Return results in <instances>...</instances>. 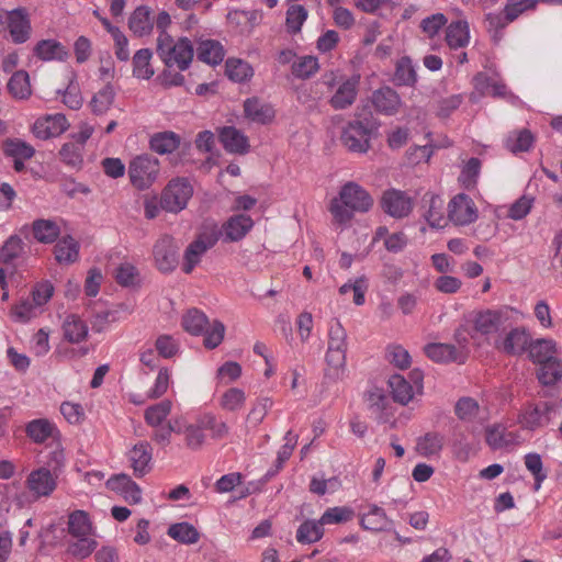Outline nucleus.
Wrapping results in <instances>:
<instances>
[{"instance_id":"12","label":"nucleus","mask_w":562,"mask_h":562,"mask_svg":"<svg viewBox=\"0 0 562 562\" xmlns=\"http://www.w3.org/2000/svg\"><path fill=\"white\" fill-rule=\"evenodd\" d=\"M218 240L216 231L200 234L184 250L182 270L184 273H191L193 269L201 262L202 257Z\"/></svg>"},{"instance_id":"17","label":"nucleus","mask_w":562,"mask_h":562,"mask_svg":"<svg viewBox=\"0 0 562 562\" xmlns=\"http://www.w3.org/2000/svg\"><path fill=\"white\" fill-rule=\"evenodd\" d=\"M178 247L170 236H162L154 246V259L161 272H170L178 265Z\"/></svg>"},{"instance_id":"10","label":"nucleus","mask_w":562,"mask_h":562,"mask_svg":"<svg viewBox=\"0 0 562 562\" xmlns=\"http://www.w3.org/2000/svg\"><path fill=\"white\" fill-rule=\"evenodd\" d=\"M192 194L193 188L187 179H173L162 192L161 207L168 212L178 213L187 206Z\"/></svg>"},{"instance_id":"6","label":"nucleus","mask_w":562,"mask_h":562,"mask_svg":"<svg viewBox=\"0 0 562 562\" xmlns=\"http://www.w3.org/2000/svg\"><path fill=\"white\" fill-rule=\"evenodd\" d=\"M378 131V124L372 119L349 122L341 133V142L348 150L366 154L370 149V140Z\"/></svg>"},{"instance_id":"26","label":"nucleus","mask_w":562,"mask_h":562,"mask_svg":"<svg viewBox=\"0 0 562 562\" xmlns=\"http://www.w3.org/2000/svg\"><path fill=\"white\" fill-rule=\"evenodd\" d=\"M372 104L378 112L393 115L398 111L402 101L396 91L390 87H384L373 92Z\"/></svg>"},{"instance_id":"61","label":"nucleus","mask_w":562,"mask_h":562,"mask_svg":"<svg viewBox=\"0 0 562 562\" xmlns=\"http://www.w3.org/2000/svg\"><path fill=\"white\" fill-rule=\"evenodd\" d=\"M204 346L209 349L216 348L224 339L225 326L222 322L215 319L204 328Z\"/></svg>"},{"instance_id":"38","label":"nucleus","mask_w":562,"mask_h":562,"mask_svg":"<svg viewBox=\"0 0 562 562\" xmlns=\"http://www.w3.org/2000/svg\"><path fill=\"white\" fill-rule=\"evenodd\" d=\"M54 254L59 263L75 262L79 257V244L71 236L63 237L55 245Z\"/></svg>"},{"instance_id":"9","label":"nucleus","mask_w":562,"mask_h":562,"mask_svg":"<svg viewBox=\"0 0 562 562\" xmlns=\"http://www.w3.org/2000/svg\"><path fill=\"white\" fill-rule=\"evenodd\" d=\"M0 21L14 44H23L30 40L32 25L25 8L1 11Z\"/></svg>"},{"instance_id":"63","label":"nucleus","mask_w":562,"mask_h":562,"mask_svg":"<svg viewBox=\"0 0 562 562\" xmlns=\"http://www.w3.org/2000/svg\"><path fill=\"white\" fill-rule=\"evenodd\" d=\"M200 424L205 430H210L214 439H222L228 434L225 422L217 419L213 414H204L200 417Z\"/></svg>"},{"instance_id":"50","label":"nucleus","mask_w":562,"mask_h":562,"mask_svg":"<svg viewBox=\"0 0 562 562\" xmlns=\"http://www.w3.org/2000/svg\"><path fill=\"white\" fill-rule=\"evenodd\" d=\"M207 324L209 319L206 315L198 308L189 310L182 317L184 330L193 336L202 335Z\"/></svg>"},{"instance_id":"58","label":"nucleus","mask_w":562,"mask_h":562,"mask_svg":"<svg viewBox=\"0 0 562 562\" xmlns=\"http://www.w3.org/2000/svg\"><path fill=\"white\" fill-rule=\"evenodd\" d=\"M246 402V394L241 389L231 387L220 398V406L228 412L240 409Z\"/></svg>"},{"instance_id":"29","label":"nucleus","mask_w":562,"mask_h":562,"mask_svg":"<svg viewBox=\"0 0 562 562\" xmlns=\"http://www.w3.org/2000/svg\"><path fill=\"white\" fill-rule=\"evenodd\" d=\"M559 346L552 338H538L529 344L528 355L535 363L558 358Z\"/></svg>"},{"instance_id":"39","label":"nucleus","mask_w":562,"mask_h":562,"mask_svg":"<svg viewBox=\"0 0 562 562\" xmlns=\"http://www.w3.org/2000/svg\"><path fill=\"white\" fill-rule=\"evenodd\" d=\"M225 56L224 48L221 43L206 40L200 43L198 47V58L209 65H218Z\"/></svg>"},{"instance_id":"27","label":"nucleus","mask_w":562,"mask_h":562,"mask_svg":"<svg viewBox=\"0 0 562 562\" xmlns=\"http://www.w3.org/2000/svg\"><path fill=\"white\" fill-rule=\"evenodd\" d=\"M470 38V27L465 20L453 21L447 25L445 41L450 49L467 47Z\"/></svg>"},{"instance_id":"46","label":"nucleus","mask_w":562,"mask_h":562,"mask_svg":"<svg viewBox=\"0 0 562 562\" xmlns=\"http://www.w3.org/2000/svg\"><path fill=\"white\" fill-rule=\"evenodd\" d=\"M324 529L321 520L307 519L303 521L296 531V540L300 543L308 544L322 539Z\"/></svg>"},{"instance_id":"62","label":"nucleus","mask_w":562,"mask_h":562,"mask_svg":"<svg viewBox=\"0 0 562 562\" xmlns=\"http://www.w3.org/2000/svg\"><path fill=\"white\" fill-rule=\"evenodd\" d=\"M448 19L443 13H434L420 22V29L428 38L436 37L447 25Z\"/></svg>"},{"instance_id":"1","label":"nucleus","mask_w":562,"mask_h":562,"mask_svg":"<svg viewBox=\"0 0 562 562\" xmlns=\"http://www.w3.org/2000/svg\"><path fill=\"white\" fill-rule=\"evenodd\" d=\"M373 205V199L368 191L353 181L346 182L329 203V212L339 225H347L355 213H366Z\"/></svg>"},{"instance_id":"35","label":"nucleus","mask_w":562,"mask_h":562,"mask_svg":"<svg viewBox=\"0 0 562 562\" xmlns=\"http://www.w3.org/2000/svg\"><path fill=\"white\" fill-rule=\"evenodd\" d=\"M454 413L464 423L482 425L484 422L483 418H480L479 403L472 397H461L456 403Z\"/></svg>"},{"instance_id":"8","label":"nucleus","mask_w":562,"mask_h":562,"mask_svg":"<svg viewBox=\"0 0 562 562\" xmlns=\"http://www.w3.org/2000/svg\"><path fill=\"white\" fill-rule=\"evenodd\" d=\"M555 409L553 402H529L520 409L517 420L522 429L535 431L551 422Z\"/></svg>"},{"instance_id":"42","label":"nucleus","mask_w":562,"mask_h":562,"mask_svg":"<svg viewBox=\"0 0 562 562\" xmlns=\"http://www.w3.org/2000/svg\"><path fill=\"white\" fill-rule=\"evenodd\" d=\"M32 231L34 238L43 244L54 243L60 234L59 226L50 220L34 221Z\"/></svg>"},{"instance_id":"28","label":"nucleus","mask_w":562,"mask_h":562,"mask_svg":"<svg viewBox=\"0 0 562 562\" xmlns=\"http://www.w3.org/2000/svg\"><path fill=\"white\" fill-rule=\"evenodd\" d=\"M531 337L529 331L522 327L513 328L501 341V348L509 355H521L529 349Z\"/></svg>"},{"instance_id":"41","label":"nucleus","mask_w":562,"mask_h":562,"mask_svg":"<svg viewBox=\"0 0 562 562\" xmlns=\"http://www.w3.org/2000/svg\"><path fill=\"white\" fill-rule=\"evenodd\" d=\"M153 53L149 48L138 49L133 57V75L143 80L150 79L155 71L150 65Z\"/></svg>"},{"instance_id":"19","label":"nucleus","mask_w":562,"mask_h":562,"mask_svg":"<svg viewBox=\"0 0 562 562\" xmlns=\"http://www.w3.org/2000/svg\"><path fill=\"white\" fill-rule=\"evenodd\" d=\"M26 436L34 443H44L49 439H57L59 430L56 424L47 418H36L25 425Z\"/></svg>"},{"instance_id":"60","label":"nucleus","mask_w":562,"mask_h":562,"mask_svg":"<svg viewBox=\"0 0 562 562\" xmlns=\"http://www.w3.org/2000/svg\"><path fill=\"white\" fill-rule=\"evenodd\" d=\"M34 153V148L24 140L15 138L4 143V154L13 159H30Z\"/></svg>"},{"instance_id":"54","label":"nucleus","mask_w":562,"mask_h":562,"mask_svg":"<svg viewBox=\"0 0 562 562\" xmlns=\"http://www.w3.org/2000/svg\"><path fill=\"white\" fill-rule=\"evenodd\" d=\"M308 12L301 4H292L286 10L285 25L290 34H297L301 32L303 24L307 20Z\"/></svg>"},{"instance_id":"51","label":"nucleus","mask_w":562,"mask_h":562,"mask_svg":"<svg viewBox=\"0 0 562 562\" xmlns=\"http://www.w3.org/2000/svg\"><path fill=\"white\" fill-rule=\"evenodd\" d=\"M387 525L389 519L384 509L376 505H371L368 513H366L361 518V526L368 530H384Z\"/></svg>"},{"instance_id":"57","label":"nucleus","mask_w":562,"mask_h":562,"mask_svg":"<svg viewBox=\"0 0 562 562\" xmlns=\"http://www.w3.org/2000/svg\"><path fill=\"white\" fill-rule=\"evenodd\" d=\"M272 398L268 396L257 398L250 412L248 413L247 423L254 428L258 427L265 419L268 412L272 408Z\"/></svg>"},{"instance_id":"3","label":"nucleus","mask_w":562,"mask_h":562,"mask_svg":"<svg viewBox=\"0 0 562 562\" xmlns=\"http://www.w3.org/2000/svg\"><path fill=\"white\" fill-rule=\"evenodd\" d=\"M157 54L167 67H177L183 71L189 68L194 50L187 37L175 41L168 33H164L157 38Z\"/></svg>"},{"instance_id":"2","label":"nucleus","mask_w":562,"mask_h":562,"mask_svg":"<svg viewBox=\"0 0 562 562\" xmlns=\"http://www.w3.org/2000/svg\"><path fill=\"white\" fill-rule=\"evenodd\" d=\"M347 331L338 319H333L328 328V346L325 355V375L331 381L342 380L346 374Z\"/></svg>"},{"instance_id":"55","label":"nucleus","mask_w":562,"mask_h":562,"mask_svg":"<svg viewBox=\"0 0 562 562\" xmlns=\"http://www.w3.org/2000/svg\"><path fill=\"white\" fill-rule=\"evenodd\" d=\"M83 149L85 147L80 144L68 142L61 146L59 155L66 165L72 168H80L83 162Z\"/></svg>"},{"instance_id":"49","label":"nucleus","mask_w":562,"mask_h":562,"mask_svg":"<svg viewBox=\"0 0 562 562\" xmlns=\"http://www.w3.org/2000/svg\"><path fill=\"white\" fill-rule=\"evenodd\" d=\"M394 80L400 86L413 87L417 82L415 66L409 57H402L395 68Z\"/></svg>"},{"instance_id":"16","label":"nucleus","mask_w":562,"mask_h":562,"mask_svg":"<svg viewBox=\"0 0 562 562\" xmlns=\"http://www.w3.org/2000/svg\"><path fill=\"white\" fill-rule=\"evenodd\" d=\"M68 127L66 115L54 113L38 117L32 126V132L40 139H48L61 135Z\"/></svg>"},{"instance_id":"5","label":"nucleus","mask_w":562,"mask_h":562,"mask_svg":"<svg viewBox=\"0 0 562 562\" xmlns=\"http://www.w3.org/2000/svg\"><path fill=\"white\" fill-rule=\"evenodd\" d=\"M471 323L473 325V334H471L472 338L480 335L488 339L490 337L499 335L510 325L509 310L507 307H502L496 310L487 308L479 311L473 314Z\"/></svg>"},{"instance_id":"11","label":"nucleus","mask_w":562,"mask_h":562,"mask_svg":"<svg viewBox=\"0 0 562 562\" xmlns=\"http://www.w3.org/2000/svg\"><path fill=\"white\" fill-rule=\"evenodd\" d=\"M409 378L411 381L401 374H393L389 379V386L394 401L403 405L408 404L414 395L423 390V373L420 371H412Z\"/></svg>"},{"instance_id":"30","label":"nucleus","mask_w":562,"mask_h":562,"mask_svg":"<svg viewBox=\"0 0 562 562\" xmlns=\"http://www.w3.org/2000/svg\"><path fill=\"white\" fill-rule=\"evenodd\" d=\"M61 330L64 338L71 344H79L86 340L89 333L87 323L76 314L65 316Z\"/></svg>"},{"instance_id":"18","label":"nucleus","mask_w":562,"mask_h":562,"mask_svg":"<svg viewBox=\"0 0 562 562\" xmlns=\"http://www.w3.org/2000/svg\"><path fill=\"white\" fill-rule=\"evenodd\" d=\"M443 199L434 193H426L423 196V216L432 228H443L447 220L443 215Z\"/></svg>"},{"instance_id":"36","label":"nucleus","mask_w":562,"mask_h":562,"mask_svg":"<svg viewBox=\"0 0 562 562\" xmlns=\"http://www.w3.org/2000/svg\"><path fill=\"white\" fill-rule=\"evenodd\" d=\"M538 364L537 378L542 385H554L562 379L561 359L555 358Z\"/></svg>"},{"instance_id":"44","label":"nucleus","mask_w":562,"mask_h":562,"mask_svg":"<svg viewBox=\"0 0 562 562\" xmlns=\"http://www.w3.org/2000/svg\"><path fill=\"white\" fill-rule=\"evenodd\" d=\"M8 90L15 99H27L32 94L29 74L25 70L15 71L8 82Z\"/></svg>"},{"instance_id":"47","label":"nucleus","mask_w":562,"mask_h":562,"mask_svg":"<svg viewBox=\"0 0 562 562\" xmlns=\"http://www.w3.org/2000/svg\"><path fill=\"white\" fill-rule=\"evenodd\" d=\"M443 447V436L439 432H428L417 440V451L426 458L439 456Z\"/></svg>"},{"instance_id":"25","label":"nucleus","mask_w":562,"mask_h":562,"mask_svg":"<svg viewBox=\"0 0 562 562\" xmlns=\"http://www.w3.org/2000/svg\"><path fill=\"white\" fill-rule=\"evenodd\" d=\"M254 227V220L246 214H236L231 216L223 224V233L228 241L241 240Z\"/></svg>"},{"instance_id":"53","label":"nucleus","mask_w":562,"mask_h":562,"mask_svg":"<svg viewBox=\"0 0 562 562\" xmlns=\"http://www.w3.org/2000/svg\"><path fill=\"white\" fill-rule=\"evenodd\" d=\"M451 452L459 462H468L471 457L476 454L477 448L463 434H460L451 442Z\"/></svg>"},{"instance_id":"56","label":"nucleus","mask_w":562,"mask_h":562,"mask_svg":"<svg viewBox=\"0 0 562 562\" xmlns=\"http://www.w3.org/2000/svg\"><path fill=\"white\" fill-rule=\"evenodd\" d=\"M480 172L481 160L475 157L470 158L461 169L459 181L465 189H472L476 186Z\"/></svg>"},{"instance_id":"40","label":"nucleus","mask_w":562,"mask_h":562,"mask_svg":"<svg viewBox=\"0 0 562 562\" xmlns=\"http://www.w3.org/2000/svg\"><path fill=\"white\" fill-rule=\"evenodd\" d=\"M167 535L183 544H193L200 540V532L189 522H176L170 525Z\"/></svg>"},{"instance_id":"23","label":"nucleus","mask_w":562,"mask_h":562,"mask_svg":"<svg viewBox=\"0 0 562 562\" xmlns=\"http://www.w3.org/2000/svg\"><path fill=\"white\" fill-rule=\"evenodd\" d=\"M474 88L481 95H493L505 98L507 92L506 85L497 74L479 72L474 79Z\"/></svg>"},{"instance_id":"64","label":"nucleus","mask_w":562,"mask_h":562,"mask_svg":"<svg viewBox=\"0 0 562 562\" xmlns=\"http://www.w3.org/2000/svg\"><path fill=\"white\" fill-rule=\"evenodd\" d=\"M171 383V373L167 368H160L154 385L148 390L147 397L150 400L161 397Z\"/></svg>"},{"instance_id":"7","label":"nucleus","mask_w":562,"mask_h":562,"mask_svg":"<svg viewBox=\"0 0 562 562\" xmlns=\"http://www.w3.org/2000/svg\"><path fill=\"white\" fill-rule=\"evenodd\" d=\"M128 178L134 188L146 190L153 186L159 175L158 159L149 155L133 158L127 169Z\"/></svg>"},{"instance_id":"32","label":"nucleus","mask_w":562,"mask_h":562,"mask_svg":"<svg viewBox=\"0 0 562 562\" xmlns=\"http://www.w3.org/2000/svg\"><path fill=\"white\" fill-rule=\"evenodd\" d=\"M425 353L427 355L428 358L436 362L464 361L463 353L459 349H457L456 346L450 344H428L425 347Z\"/></svg>"},{"instance_id":"13","label":"nucleus","mask_w":562,"mask_h":562,"mask_svg":"<svg viewBox=\"0 0 562 562\" xmlns=\"http://www.w3.org/2000/svg\"><path fill=\"white\" fill-rule=\"evenodd\" d=\"M477 216V207L469 195L459 193L450 200L448 217L453 224L465 226L475 222Z\"/></svg>"},{"instance_id":"15","label":"nucleus","mask_w":562,"mask_h":562,"mask_svg":"<svg viewBox=\"0 0 562 562\" xmlns=\"http://www.w3.org/2000/svg\"><path fill=\"white\" fill-rule=\"evenodd\" d=\"M57 479L56 471H50L46 467H40L29 474L26 486L34 496L47 497L55 491Z\"/></svg>"},{"instance_id":"48","label":"nucleus","mask_w":562,"mask_h":562,"mask_svg":"<svg viewBox=\"0 0 562 562\" xmlns=\"http://www.w3.org/2000/svg\"><path fill=\"white\" fill-rule=\"evenodd\" d=\"M115 98L114 89L111 85H106L100 89L91 99L90 108L93 114H105L112 106Z\"/></svg>"},{"instance_id":"14","label":"nucleus","mask_w":562,"mask_h":562,"mask_svg":"<svg viewBox=\"0 0 562 562\" xmlns=\"http://www.w3.org/2000/svg\"><path fill=\"white\" fill-rule=\"evenodd\" d=\"M381 207L387 215L394 218H403L412 212L413 200L401 190L389 189L382 195Z\"/></svg>"},{"instance_id":"45","label":"nucleus","mask_w":562,"mask_h":562,"mask_svg":"<svg viewBox=\"0 0 562 562\" xmlns=\"http://www.w3.org/2000/svg\"><path fill=\"white\" fill-rule=\"evenodd\" d=\"M226 75L235 82H245L251 79L254 76L252 66L238 58H229L226 60Z\"/></svg>"},{"instance_id":"31","label":"nucleus","mask_w":562,"mask_h":562,"mask_svg":"<svg viewBox=\"0 0 562 562\" xmlns=\"http://www.w3.org/2000/svg\"><path fill=\"white\" fill-rule=\"evenodd\" d=\"M130 30L136 36H145L151 33L154 29L153 11L147 5L137 7L128 19Z\"/></svg>"},{"instance_id":"52","label":"nucleus","mask_w":562,"mask_h":562,"mask_svg":"<svg viewBox=\"0 0 562 562\" xmlns=\"http://www.w3.org/2000/svg\"><path fill=\"white\" fill-rule=\"evenodd\" d=\"M172 402L170 400H162L146 408L144 413L145 422L151 427H159L170 414Z\"/></svg>"},{"instance_id":"37","label":"nucleus","mask_w":562,"mask_h":562,"mask_svg":"<svg viewBox=\"0 0 562 562\" xmlns=\"http://www.w3.org/2000/svg\"><path fill=\"white\" fill-rule=\"evenodd\" d=\"M318 58L314 55L297 56L291 66L292 75L297 79H308L319 70Z\"/></svg>"},{"instance_id":"21","label":"nucleus","mask_w":562,"mask_h":562,"mask_svg":"<svg viewBox=\"0 0 562 562\" xmlns=\"http://www.w3.org/2000/svg\"><path fill=\"white\" fill-rule=\"evenodd\" d=\"M218 138L224 149L231 154L244 155L249 150L247 136L235 126H224L218 131Z\"/></svg>"},{"instance_id":"33","label":"nucleus","mask_w":562,"mask_h":562,"mask_svg":"<svg viewBox=\"0 0 562 562\" xmlns=\"http://www.w3.org/2000/svg\"><path fill=\"white\" fill-rule=\"evenodd\" d=\"M68 533L70 537L95 536V528L85 510H75L68 516Z\"/></svg>"},{"instance_id":"22","label":"nucleus","mask_w":562,"mask_h":562,"mask_svg":"<svg viewBox=\"0 0 562 562\" xmlns=\"http://www.w3.org/2000/svg\"><path fill=\"white\" fill-rule=\"evenodd\" d=\"M244 113L249 121L258 124H269L276 115L272 104L256 97L245 100Z\"/></svg>"},{"instance_id":"4","label":"nucleus","mask_w":562,"mask_h":562,"mask_svg":"<svg viewBox=\"0 0 562 562\" xmlns=\"http://www.w3.org/2000/svg\"><path fill=\"white\" fill-rule=\"evenodd\" d=\"M323 83L330 90H335L329 103L335 110L349 108L358 94L360 82L359 75L346 77L338 70H330L323 75Z\"/></svg>"},{"instance_id":"34","label":"nucleus","mask_w":562,"mask_h":562,"mask_svg":"<svg viewBox=\"0 0 562 562\" xmlns=\"http://www.w3.org/2000/svg\"><path fill=\"white\" fill-rule=\"evenodd\" d=\"M98 548L95 536L71 537L68 541L67 553L77 560L89 558Z\"/></svg>"},{"instance_id":"43","label":"nucleus","mask_w":562,"mask_h":562,"mask_svg":"<svg viewBox=\"0 0 562 562\" xmlns=\"http://www.w3.org/2000/svg\"><path fill=\"white\" fill-rule=\"evenodd\" d=\"M180 144L179 136L173 132H161L151 136L150 148L159 154H170L175 151Z\"/></svg>"},{"instance_id":"24","label":"nucleus","mask_w":562,"mask_h":562,"mask_svg":"<svg viewBox=\"0 0 562 562\" xmlns=\"http://www.w3.org/2000/svg\"><path fill=\"white\" fill-rule=\"evenodd\" d=\"M33 55L42 61H64L68 58L67 48L58 41L48 38L38 41Z\"/></svg>"},{"instance_id":"20","label":"nucleus","mask_w":562,"mask_h":562,"mask_svg":"<svg viewBox=\"0 0 562 562\" xmlns=\"http://www.w3.org/2000/svg\"><path fill=\"white\" fill-rule=\"evenodd\" d=\"M128 460L134 471V475L142 477L151 470L153 449L146 441L136 443L128 451Z\"/></svg>"},{"instance_id":"59","label":"nucleus","mask_w":562,"mask_h":562,"mask_svg":"<svg viewBox=\"0 0 562 562\" xmlns=\"http://www.w3.org/2000/svg\"><path fill=\"white\" fill-rule=\"evenodd\" d=\"M532 144L533 136L527 130L513 133L506 139V147L513 153L527 151L531 148Z\"/></svg>"}]
</instances>
